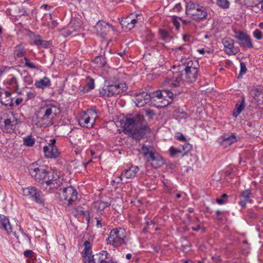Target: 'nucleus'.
I'll return each mask as SVG.
<instances>
[{
    "mask_svg": "<svg viewBox=\"0 0 263 263\" xmlns=\"http://www.w3.org/2000/svg\"><path fill=\"white\" fill-rule=\"evenodd\" d=\"M30 175L35 180L42 183L44 190L47 192H52L57 189L62 184V179L53 172L48 171L44 165L33 163L28 167Z\"/></svg>",
    "mask_w": 263,
    "mask_h": 263,
    "instance_id": "1",
    "label": "nucleus"
},
{
    "mask_svg": "<svg viewBox=\"0 0 263 263\" xmlns=\"http://www.w3.org/2000/svg\"><path fill=\"white\" fill-rule=\"evenodd\" d=\"M124 130L130 134L133 138L140 140L149 132L146 123H144L142 116L137 115L127 117L123 125Z\"/></svg>",
    "mask_w": 263,
    "mask_h": 263,
    "instance_id": "2",
    "label": "nucleus"
},
{
    "mask_svg": "<svg viewBox=\"0 0 263 263\" xmlns=\"http://www.w3.org/2000/svg\"><path fill=\"white\" fill-rule=\"evenodd\" d=\"M60 110L55 105L45 104L35 114V124L40 127H46L53 124V119L60 114Z\"/></svg>",
    "mask_w": 263,
    "mask_h": 263,
    "instance_id": "3",
    "label": "nucleus"
},
{
    "mask_svg": "<svg viewBox=\"0 0 263 263\" xmlns=\"http://www.w3.org/2000/svg\"><path fill=\"white\" fill-rule=\"evenodd\" d=\"M185 13L190 18L197 22L206 19L208 16L207 10L204 7L192 2L186 3Z\"/></svg>",
    "mask_w": 263,
    "mask_h": 263,
    "instance_id": "4",
    "label": "nucleus"
},
{
    "mask_svg": "<svg viewBox=\"0 0 263 263\" xmlns=\"http://www.w3.org/2000/svg\"><path fill=\"white\" fill-rule=\"evenodd\" d=\"M182 66L185 71L184 80L189 83L195 82L197 77L199 65L196 60L189 59H181Z\"/></svg>",
    "mask_w": 263,
    "mask_h": 263,
    "instance_id": "5",
    "label": "nucleus"
},
{
    "mask_svg": "<svg viewBox=\"0 0 263 263\" xmlns=\"http://www.w3.org/2000/svg\"><path fill=\"white\" fill-rule=\"evenodd\" d=\"M142 151L145 159L150 163L153 167L157 168L164 164L162 157L153 147L143 145L142 147Z\"/></svg>",
    "mask_w": 263,
    "mask_h": 263,
    "instance_id": "6",
    "label": "nucleus"
},
{
    "mask_svg": "<svg viewBox=\"0 0 263 263\" xmlns=\"http://www.w3.org/2000/svg\"><path fill=\"white\" fill-rule=\"evenodd\" d=\"M127 88L125 83L111 84L109 82H106L105 85L99 89V91L102 96L110 97L122 93L126 91Z\"/></svg>",
    "mask_w": 263,
    "mask_h": 263,
    "instance_id": "7",
    "label": "nucleus"
},
{
    "mask_svg": "<svg viewBox=\"0 0 263 263\" xmlns=\"http://www.w3.org/2000/svg\"><path fill=\"white\" fill-rule=\"evenodd\" d=\"M126 237L125 230L123 228L112 229L108 237V243L115 247L120 246L125 243Z\"/></svg>",
    "mask_w": 263,
    "mask_h": 263,
    "instance_id": "8",
    "label": "nucleus"
},
{
    "mask_svg": "<svg viewBox=\"0 0 263 263\" xmlns=\"http://www.w3.org/2000/svg\"><path fill=\"white\" fill-rule=\"evenodd\" d=\"M97 118V111L95 108H91L85 111L79 120L81 126L90 128L93 126L95 120Z\"/></svg>",
    "mask_w": 263,
    "mask_h": 263,
    "instance_id": "9",
    "label": "nucleus"
},
{
    "mask_svg": "<svg viewBox=\"0 0 263 263\" xmlns=\"http://www.w3.org/2000/svg\"><path fill=\"white\" fill-rule=\"evenodd\" d=\"M60 199L61 201H65V203L72 205L78 199V193L76 189L72 186L64 188L59 193Z\"/></svg>",
    "mask_w": 263,
    "mask_h": 263,
    "instance_id": "10",
    "label": "nucleus"
},
{
    "mask_svg": "<svg viewBox=\"0 0 263 263\" xmlns=\"http://www.w3.org/2000/svg\"><path fill=\"white\" fill-rule=\"evenodd\" d=\"M23 195L40 204L43 203L45 201L42 192L34 186L23 188Z\"/></svg>",
    "mask_w": 263,
    "mask_h": 263,
    "instance_id": "11",
    "label": "nucleus"
},
{
    "mask_svg": "<svg viewBox=\"0 0 263 263\" xmlns=\"http://www.w3.org/2000/svg\"><path fill=\"white\" fill-rule=\"evenodd\" d=\"M222 44L223 46V51L229 55H236L239 49L234 46V41L229 37H225L222 39Z\"/></svg>",
    "mask_w": 263,
    "mask_h": 263,
    "instance_id": "12",
    "label": "nucleus"
},
{
    "mask_svg": "<svg viewBox=\"0 0 263 263\" xmlns=\"http://www.w3.org/2000/svg\"><path fill=\"white\" fill-rule=\"evenodd\" d=\"M55 139H51L47 145L44 146L43 151L45 156L49 158H56L60 155V152L55 146Z\"/></svg>",
    "mask_w": 263,
    "mask_h": 263,
    "instance_id": "13",
    "label": "nucleus"
},
{
    "mask_svg": "<svg viewBox=\"0 0 263 263\" xmlns=\"http://www.w3.org/2000/svg\"><path fill=\"white\" fill-rule=\"evenodd\" d=\"M250 95L252 98V101L259 108H263V89L257 87L253 88L250 90Z\"/></svg>",
    "mask_w": 263,
    "mask_h": 263,
    "instance_id": "14",
    "label": "nucleus"
},
{
    "mask_svg": "<svg viewBox=\"0 0 263 263\" xmlns=\"http://www.w3.org/2000/svg\"><path fill=\"white\" fill-rule=\"evenodd\" d=\"M235 37L238 40V43L243 48H251L253 43L250 37L242 32H236Z\"/></svg>",
    "mask_w": 263,
    "mask_h": 263,
    "instance_id": "15",
    "label": "nucleus"
},
{
    "mask_svg": "<svg viewBox=\"0 0 263 263\" xmlns=\"http://www.w3.org/2000/svg\"><path fill=\"white\" fill-rule=\"evenodd\" d=\"M238 140L235 133L224 134L219 138V143L224 147H227Z\"/></svg>",
    "mask_w": 263,
    "mask_h": 263,
    "instance_id": "16",
    "label": "nucleus"
},
{
    "mask_svg": "<svg viewBox=\"0 0 263 263\" xmlns=\"http://www.w3.org/2000/svg\"><path fill=\"white\" fill-rule=\"evenodd\" d=\"M151 98L149 93L143 91L136 95L135 103L138 107H143L151 100Z\"/></svg>",
    "mask_w": 263,
    "mask_h": 263,
    "instance_id": "17",
    "label": "nucleus"
},
{
    "mask_svg": "<svg viewBox=\"0 0 263 263\" xmlns=\"http://www.w3.org/2000/svg\"><path fill=\"white\" fill-rule=\"evenodd\" d=\"M107 27H110L112 30H115V28L111 24L103 21H99L95 26V29L97 34L104 37L106 35Z\"/></svg>",
    "mask_w": 263,
    "mask_h": 263,
    "instance_id": "18",
    "label": "nucleus"
},
{
    "mask_svg": "<svg viewBox=\"0 0 263 263\" xmlns=\"http://www.w3.org/2000/svg\"><path fill=\"white\" fill-rule=\"evenodd\" d=\"M11 93L7 91L0 95V102L5 106L12 107L14 106L13 99L11 97Z\"/></svg>",
    "mask_w": 263,
    "mask_h": 263,
    "instance_id": "19",
    "label": "nucleus"
},
{
    "mask_svg": "<svg viewBox=\"0 0 263 263\" xmlns=\"http://www.w3.org/2000/svg\"><path fill=\"white\" fill-rule=\"evenodd\" d=\"M182 80L181 74L176 73L172 79H167L164 82L163 85L170 87H177L179 86L180 81Z\"/></svg>",
    "mask_w": 263,
    "mask_h": 263,
    "instance_id": "20",
    "label": "nucleus"
},
{
    "mask_svg": "<svg viewBox=\"0 0 263 263\" xmlns=\"http://www.w3.org/2000/svg\"><path fill=\"white\" fill-rule=\"evenodd\" d=\"M163 93H164L161 91H157L152 93H149L151 97V101H158L159 103H161L162 104V105H158V107L166 106L168 104V102H163V101H165V100H163V98L164 97Z\"/></svg>",
    "mask_w": 263,
    "mask_h": 263,
    "instance_id": "21",
    "label": "nucleus"
},
{
    "mask_svg": "<svg viewBox=\"0 0 263 263\" xmlns=\"http://www.w3.org/2000/svg\"><path fill=\"white\" fill-rule=\"evenodd\" d=\"M17 123V119L14 117H13L12 119H7L4 121L5 128L7 132L10 133L15 129Z\"/></svg>",
    "mask_w": 263,
    "mask_h": 263,
    "instance_id": "22",
    "label": "nucleus"
},
{
    "mask_svg": "<svg viewBox=\"0 0 263 263\" xmlns=\"http://www.w3.org/2000/svg\"><path fill=\"white\" fill-rule=\"evenodd\" d=\"M0 228L4 229L8 234L12 232L9 219L4 215H0Z\"/></svg>",
    "mask_w": 263,
    "mask_h": 263,
    "instance_id": "23",
    "label": "nucleus"
},
{
    "mask_svg": "<svg viewBox=\"0 0 263 263\" xmlns=\"http://www.w3.org/2000/svg\"><path fill=\"white\" fill-rule=\"evenodd\" d=\"M251 195L250 189H247L241 192V196L243 200L240 201L239 204L242 207H245L247 203L251 202Z\"/></svg>",
    "mask_w": 263,
    "mask_h": 263,
    "instance_id": "24",
    "label": "nucleus"
},
{
    "mask_svg": "<svg viewBox=\"0 0 263 263\" xmlns=\"http://www.w3.org/2000/svg\"><path fill=\"white\" fill-rule=\"evenodd\" d=\"M97 255L99 256L98 260L100 263H110V261L112 259V257L106 251H102Z\"/></svg>",
    "mask_w": 263,
    "mask_h": 263,
    "instance_id": "25",
    "label": "nucleus"
},
{
    "mask_svg": "<svg viewBox=\"0 0 263 263\" xmlns=\"http://www.w3.org/2000/svg\"><path fill=\"white\" fill-rule=\"evenodd\" d=\"M139 171V168L136 166L132 165L128 169L125 170L123 176L127 179L135 177Z\"/></svg>",
    "mask_w": 263,
    "mask_h": 263,
    "instance_id": "26",
    "label": "nucleus"
},
{
    "mask_svg": "<svg viewBox=\"0 0 263 263\" xmlns=\"http://www.w3.org/2000/svg\"><path fill=\"white\" fill-rule=\"evenodd\" d=\"M6 84L12 89H14V90L16 91L18 93L21 95L23 94L21 91H18V85L17 79L15 77L13 76L10 79L7 80Z\"/></svg>",
    "mask_w": 263,
    "mask_h": 263,
    "instance_id": "27",
    "label": "nucleus"
},
{
    "mask_svg": "<svg viewBox=\"0 0 263 263\" xmlns=\"http://www.w3.org/2000/svg\"><path fill=\"white\" fill-rule=\"evenodd\" d=\"M34 85L37 88L43 89L49 87L51 85V83L50 80L47 77H44L39 80H36Z\"/></svg>",
    "mask_w": 263,
    "mask_h": 263,
    "instance_id": "28",
    "label": "nucleus"
},
{
    "mask_svg": "<svg viewBox=\"0 0 263 263\" xmlns=\"http://www.w3.org/2000/svg\"><path fill=\"white\" fill-rule=\"evenodd\" d=\"M25 54V46L23 44H19L15 47L14 51V57L15 59H17V58L23 57Z\"/></svg>",
    "mask_w": 263,
    "mask_h": 263,
    "instance_id": "29",
    "label": "nucleus"
},
{
    "mask_svg": "<svg viewBox=\"0 0 263 263\" xmlns=\"http://www.w3.org/2000/svg\"><path fill=\"white\" fill-rule=\"evenodd\" d=\"M245 99L243 98L240 104H236L235 108L233 110V114L234 116L237 117L242 110L245 108Z\"/></svg>",
    "mask_w": 263,
    "mask_h": 263,
    "instance_id": "30",
    "label": "nucleus"
},
{
    "mask_svg": "<svg viewBox=\"0 0 263 263\" xmlns=\"http://www.w3.org/2000/svg\"><path fill=\"white\" fill-rule=\"evenodd\" d=\"M93 63L96 64V67L97 68L104 67L106 64L105 59L101 56L96 57Z\"/></svg>",
    "mask_w": 263,
    "mask_h": 263,
    "instance_id": "31",
    "label": "nucleus"
},
{
    "mask_svg": "<svg viewBox=\"0 0 263 263\" xmlns=\"http://www.w3.org/2000/svg\"><path fill=\"white\" fill-rule=\"evenodd\" d=\"M110 204L109 202L98 201L95 203V208L99 211H102L106 207L109 206Z\"/></svg>",
    "mask_w": 263,
    "mask_h": 263,
    "instance_id": "32",
    "label": "nucleus"
},
{
    "mask_svg": "<svg viewBox=\"0 0 263 263\" xmlns=\"http://www.w3.org/2000/svg\"><path fill=\"white\" fill-rule=\"evenodd\" d=\"M24 60L25 61V66L31 69H34L36 70H39V68L35 66L34 64L31 62L28 58L26 57H24Z\"/></svg>",
    "mask_w": 263,
    "mask_h": 263,
    "instance_id": "33",
    "label": "nucleus"
},
{
    "mask_svg": "<svg viewBox=\"0 0 263 263\" xmlns=\"http://www.w3.org/2000/svg\"><path fill=\"white\" fill-rule=\"evenodd\" d=\"M121 25L126 27V29L130 30L133 29L135 26L129 21V17H127L125 21L121 23Z\"/></svg>",
    "mask_w": 263,
    "mask_h": 263,
    "instance_id": "34",
    "label": "nucleus"
},
{
    "mask_svg": "<svg viewBox=\"0 0 263 263\" xmlns=\"http://www.w3.org/2000/svg\"><path fill=\"white\" fill-rule=\"evenodd\" d=\"M33 43L36 46H45L46 43L41 39V37L40 36H35L33 39Z\"/></svg>",
    "mask_w": 263,
    "mask_h": 263,
    "instance_id": "35",
    "label": "nucleus"
},
{
    "mask_svg": "<svg viewBox=\"0 0 263 263\" xmlns=\"http://www.w3.org/2000/svg\"><path fill=\"white\" fill-rule=\"evenodd\" d=\"M192 148V146L191 144L189 143H185L184 144L182 145V156L186 155L187 152H190Z\"/></svg>",
    "mask_w": 263,
    "mask_h": 263,
    "instance_id": "36",
    "label": "nucleus"
},
{
    "mask_svg": "<svg viewBox=\"0 0 263 263\" xmlns=\"http://www.w3.org/2000/svg\"><path fill=\"white\" fill-rule=\"evenodd\" d=\"M217 4L223 9H227L229 7L228 0H217Z\"/></svg>",
    "mask_w": 263,
    "mask_h": 263,
    "instance_id": "37",
    "label": "nucleus"
},
{
    "mask_svg": "<svg viewBox=\"0 0 263 263\" xmlns=\"http://www.w3.org/2000/svg\"><path fill=\"white\" fill-rule=\"evenodd\" d=\"M34 144V140L30 137L24 138V144L27 146H32Z\"/></svg>",
    "mask_w": 263,
    "mask_h": 263,
    "instance_id": "38",
    "label": "nucleus"
},
{
    "mask_svg": "<svg viewBox=\"0 0 263 263\" xmlns=\"http://www.w3.org/2000/svg\"><path fill=\"white\" fill-rule=\"evenodd\" d=\"M83 261L84 263H95L93 256L90 255H83Z\"/></svg>",
    "mask_w": 263,
    "mask_h": 263,
    "instance_id": "39",
    "label": "nucleus"
},
{
    "mask_svg": "<svg viewBox=\"0 0 263 263\" xmlns=\"http://www.w3.org/2000/svg\"><path fill=\"white\" fill-rule=\"evenodd\" d=\"M180 153H182V151H181V149L180 148L177 149L173 146H172L170 148V154L172 157H174L177 154H180Z\"/></svg>",
    "mask_w": 263,
    "mask_h": 263,
    "instance_id": "40",
    "label": "nucleus"
},
{
    "mask_svg": "<svg viewBox=\"0 0 263 263\" xmlns=\"http://www.w3.org/2000/svg\"><path fill=\"white\" fill-rule=\"evenodd\" d=\"M87 85L88 89H92L95 87L94 80L92 78L88 77L87 79Z\"/></svg>",
    "mask_w": 263,
    "mask_h": 263,
    "instance_id": "41",
    "label": "nucleus"
},
{
    "mask_svg": "<svg viewBox=\"0 0 263 263\" xmlns=\"http://www.w3.org/2000/svg\"><path fill=\"white\" fill-rule=\"evenodd\" d=\"M27 96V100L33 99L36 96V92L33 90H30L29 91H26Z\"/></svg>",
    "mask_w": 263,
    "mask_h": 263,
    "instance_id": "42",
    "label": "nucleus"
},
{
    "mask_svg": "<svg viewBox=\"0 0 263 263\" xmlns=\"http://www.w3.org/2000/svg\"><path fill=\"white\" fill-rule=\"evenodd\" d=\"M253 35L257 40H260L262 37V34L261 32L258 29H256L254 31Z\"/></svg>",
    "mask_w": 263,
    "mask_h": 263,
    "instance_id": "43",
    "label": "nucleus"
},
{
    "mask_svg": "<svg viewBox=\"0 0 263 263\" xmlns=\"http://www.w3.org/2000/svg\"><path fill=\"white\" fill-rule=\"evenodd\" d=\"M141 15L140 14H138L136 15V18H132L131 19L129 18V21L134 25L138 23V21L140 19V17H141Z\"/></svg>",
    "mask_w": 263,
    "mask_h": 263,
    "instance_id": "44",
    "label": "nucleus"
},
{
    "mask_svg": "<svg viewBox=\"0 0 263 263\" xmlns=\"http://www.w3.org/2000/svg\"><path fill=\"white\" fill-rule=\"evenodd\" d=\"M13 103L14 105H15L16 106L20 105L23 101V99L21 97H18L17 98H13Z\"/></svg>",
    "mask_w": 263,
    "mask_h": 263,
    "instance_id": "45",
    "label": "nucleus"
},
{
    "mask_svg": "<svg viewBox=\"0 0 263 263\" xmlns=\"http://www.w3.org/2000/svg\"><path fill=\"white\" fill-rule=\"evenodd\" d=\"M33 252L32 250H27L24 252V255L26 257L32 258Z\"/></svg>",
    "mask_w": 263,
    "mask_h": 263,
    "instance_id": "46",
    "label": "nucleus"
},
{
    "mask_svg": "<svg viewBox=\"0 0 263 263\" xmlns=\"http://www.w3.org/2000/svg\"><path fill=\"white\" fill-rule=\"evenodd\" d=\"M172 20V23L174 26L176 27L177 29H179L180 28V23H179V22L175 18H173Z\"/></svg>",
    "mask_w": 263,
    "mask_h": 263,
    "instance_id": "47",
    "label": "nucleus"
},
{
    "mask_svg": "<svg viewBox=\"0 0 263 263\" xmlns=\"http://www.w3.org/2000/svg\"><path fill=\"white\" fill-rule=\"evenodd\" d=\"M247 71V68L244 63H240V73H245Z\"/></svg>",
    "mask_w": 263,
    "mask_h": 263,
    "instance_id": "48",
    "label": "nucleus"
},
{
    "mask_svg": "<svg viewBox=\"0 0 263 263\" xmlns=\"http://www.w3.org/2000/svg\"><path fill=\"white\" fill-rule=\"evenodd\" d=\"M181 9H182V7L180 3H178V4H176V5L175 6V7L173 8V10H174V11L178 12H180Z\"/></svg>",
    "mask_w": 263,
    "mask_h": 263,
    "instance_id": "49",
    "label": "nucleus"
},
{
    "mask_svg": "<svg viewBox=\"0 0 263 263\" xmlns=\"http://www.w3.org/2000/svg\"><path fill=\"white\" fill-rule=\"evenodd\" d=\"M84 249H91V244L89 241H85L84 242Z\"/></svg>",
    "mask_w": 263,
    "mask_h": 263,
    "instance_id": "50",
    "label": "nucleus"
},
{
    "mask_svg": "<svg viewBox=\"0 0 263 263\" xmlns=\"http://www.w3.org/2000/svg\"><path fill=\"white\" fill-rule=\"evenodd\" d=\"M177 139H178L180 141H185L186 140L185 137L182 134H179L177 136Z\"/></svg>",
    "mask_w": 263,
    "mask_h": 263,
    "instance_id": "51",
    "label": "nucleus"
},
{
    "mask_svg": "<svg viewBox=\"0 0 263 263\" xmlns=\"http://www.w3.org/2000/svg\"><path fill=\"white\" fill-rule=\"evenodd\" d=\"M122 176H123V173H122V174L119 177L116 178L115 180H113V181L114 182H117V183H120L122 179Z\"/></svg>",
    "mask_w": 263,
    "mask_h": 263,
    "instance_id": "52",
    "label": "nucleus"
},
{
    "mask_svg": "<svg viewBox=\"0 0 263 263\" xmlns=\"http://www.w3.org/2000/svg\"><path fill=\"white\" fill-rule=\"evenodd\" d=\"M216 202L218 204H223L224 203H226L227 202V200H223L222 199L217 198L216 199Z\"/></svg>",
    "mask_w": 263,
    "mask_h": 263,
    "instance_id": "53",
    "label": "nucleus"
},
{
    "mask_svg": "<svg viewBox=\"0 0 263 263\" xmlns=\"http://www.w3.org/2000/svg\"><path fill=\"white\" fill-rule=\"evenodd\" d=\"M163 92L164 93H165V95H167L169 98H171L172 97V96H173V93H172V92H170V91H168V90H164V91H163Z\"/></svg>",
    "mask_w": 263,
    "mask_h": 263,
    "instance_id": "54",
    "label": "nucleus"
},
{
    "mask_svg": "<svg viewBox=\"0 0 263 263\" xmlns=\"http://www.w3.org/2000/svg\"><path fill=\"white\" fill-rule=\"evenodd\" d=\"M91 254V249H84V255H90Z\"/></svg>",
    "mask_w": 263,
    "mask_h": 263,
    "instance_id": "55",
    "label": "nucleus"
},
{
    "mask_svg": "<svg viewBox=\"0 0 263 263\" xmlns=\"http://www.w3.org/2000/svg\"><path fill=\"white\" fill-rule=\"evenodd\" d=\"M96 226L97 228H102V223H101L100 220H99V219L97 220Z\"/></svg>",
    "mask_w": 263,
    "mask_h": 263,
    "instance_id": "56",
    "label": "nucleus"
},
{
    "mask_svg": "<svg viewBox=\"0 0 263 263\" xmlns=\"http://www.w3.org/2000/svg\"><path fill=\"white\" fill-rule=\"evenodd\" d=\"M200 229V226L197 225L196 227H192V230L194 231H198Z\"/></svg>",
    "mask_w": 263,
    "mask_h": 263,
    "instance_id": "57",
    "label": "nucleus"
},
{
    "mask_svg": "<svg viewBox=\"0 0 263 263\" xmlns=\"http://www.w3.org/2000/svg\"><path fill=\"white\" fill-rule=\"evenodd\" d=\"M183 47L182 46H179V47H175L173 49V50L174 51H177L178 50H182Z\"/></svg>",
    "mask_w": 263,
    "mask_h": 263,
    "instance_id": "58",
    "label": "nucleus"
},
{
    "mask_svg": "<svg viewBox=\"0 0 263 263\" xmlns=\"http://www.w3.org/2000/svg\"><path fill=\"white\" fill-rule=\"evenodd\" d=\"M161 33H162V35L163 36V37L164 38L167 36V32H166L165 31H162L161 32Z\"/></svg>",
    "mask_w": 263,
    "mask_h": 263,
    "instance_id": "59",
    "label": "nucleus"
},
{
    "mask_svg": "<svg viewBox=\"0 0 263 263\" xmlns=\"http://www.w3.org/2000/svg\"><path fill=\"white\" fill-rule=\"evenodd\" d=\"M42 7H44L45 9H48V8H50L51 7L47 4H44L42 6Z\"/></svg>",
    "mask_w": 263,
    "mask_h": 263,
    "instance_id": "60",
    "label": "nucleus"
},
{
    "mask_svg": "<svg viewBox=\"0 0 263 263\" xmlns=\"http://www.w3.org/2000/svg\"><path fill=\"white\" fill-rule=\"evenodd\" d=\"M132 257V255L129 253H128L126 255V258L127 259H130Z\"/></svg>",
    "mask_w": 263,
    "mask_h": 263,
    "instance_id": "61",
    "label": "nucleus"
},
{
    "mask_svg": "<svg viewBox=\"0 0 263 263\" xmlns=\"http://www.w3.org/2000/svg\"><path fill=\"white\" fill-rule=\"evenodd\" d=\"M199 52L201 54H203V53H204L205 51L203 49H201L199 50Z\"/></svg>",
    "mask_w": 263,
    "mask_h": 263,
    "instance_id": "62",
    "label": "nucleus"
},
{
    "mask_svg": "<svg viewBox=\"0 0 263 263\" xmlns=\"http://www.w3.org/2000/svg\"><path fill=\"white\" fill-rule=\"evenodd\" d=\"M146 111L147 115H150L151 113H152V111L151 110H147Z\"/></svg>",
    "mask_w": 263,
    "mask_h": 263,
    "instance_id": "63",
    "label": "nucleus"
},
{
    "mask_svg": "<svg viewBox=\"0 0 263 263\" xmlns=\"http://www.w3.org/2000/svg\"><path fill=\"white\" fill-rule=\"evenodd\" d=\"M181 21H182V23L183 24H187L189 22V21H187L186 20H181Z\"/></svg>",
    "mask_w": 263,
    "mask_h": 263,
    "instance_id": "64",
    "label": "nucleus"
}]
</instances>
